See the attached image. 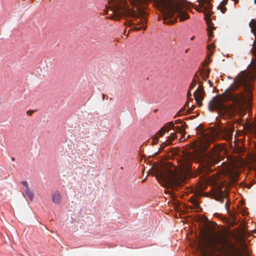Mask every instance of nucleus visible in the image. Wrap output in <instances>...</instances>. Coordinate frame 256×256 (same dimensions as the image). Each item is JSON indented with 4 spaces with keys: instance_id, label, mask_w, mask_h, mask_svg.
Returning a JSON list of instances; mask_svg holds the SVG:
<instances>
[{
    "instance_id": "39448f33",
    "label": "nucleus",
    "mask_w": 256,
    "mask_h": 256,
    "mask_svg": "<svg viewBox=\"0 0 256 256\" xmlns=\"http://www.w3.org/2000/svg\"><path fill=\"white\" fill-rule=\"evenodd\" d=\"M156 178L163 186L172 188L182 186L186 180L185 176L178 172L175 167L158 171Z\"/></svg>"
},
{
    "instance_id": "473e14b6",
    "label": "nucleus",
    "mask_w": 256,
    "mask_h": 256,
    "mask_svg": "<svg viewBox=\"0 0 256 256\" xmlns=\"http://www.w3.org/2000/svg\"><path fill=\"white\" fill-rule=\"evenodd\" d=\"M208 83L209 84H210V86H212V82H211V81L208 80Z\"/></svg>"
},
{
    "instance_id": "5701e85b",
    "label": "nucleus",
    "mask_w": 256,
    "mask_h": 256,
    "mask_svg": "<svg viewBox=\"0 0 256 256\" xmlns=\"http://www.w3.org/2000/svg\"><path fill=\"white\" fill-rule=\"evenodd\" d=\"M211 62V60H210V58H208V60H206L204 62V66H207Z\"/></svg>"
},
{
    "instance_id": "a211bd4d",
    "label": "nucleus",
    "mask_w": 256,
    "mask_h": 256,
    "mask_svg": "<svg viewBox=\"0 0 256 256\" xmlns=\"http://www.w3.org/2000/svg\"><path fill=\"white\" fill-rule=\"evenodd\" d=\"M218 8L220 9L222 14H224L226 10V6L222 4H220L218 7Z\"/></svg>"
},
{
    "instance_id": "f03ea898",
    "label": "nucleus",
    "mask_w": 256,
    "mask_h": 256,
    "mask_svg": "<svg viewBox=\"0 0 256 256\" xmlns=\"http://www.w3.org/2000/svg\"><path fill=\"white\" fill-rule=\"evenodd\" d=\"M198 246L202 253H206L208 250L213 252L224 250L234 256H245L236 249L235 244L226 234L214 232L212 230L202 232Z\"/></svg>"
},
{
    "instance_id": "0eeeda50",
    "label": "nucleus",
    "mask_w": 256,
    "mask_h": 256,
    "mask_svg": "<svg viewBox=\"0 0 256 256\" xmlns=\"http://www.w3.org/2000/svg\"><path fill=\"white\" fill-rule=\"evenodd\" d=\"M174 127V124L172 122H170L163 126L159 131L158 132L152 139V144H157L159 140L158 136H162L164 132L168 130V128Z\"/></svg>"
},
{
    "instance_id": "393cba45",
    "label": "nucleus",
    "mask_w": 256,
    "mask_h": 256,
    "mask_svg": "<svg viewBox=\"0 0 256 256\" xmlns=\"http://www.w3.org/2000/svg\"><path fill=\"white\" fill-rule=\"evenodd\" d=\"M228 2V0H223L222 2L220 4H222V6H225L227 4Z\"/></svg>"
},
{
    "instance_id": "20e7f679",
    "label": "nucleus",
    "mask_w": 256,
    "mask_h": 256,
    "mask_svg": "<svg viewBox=\"0 0 256 256\" xmlns=\"http://www.w3.org/2000/svg\"><path fill=\"white\" fill-rule=\"evenodd\" d=\"M155 3L163 14L165 24L174 23L178 17L180 21L189 18L188 14L183 9L184 8H188L184 2H174L172 0H156Z\"/></svg>"
},
{
    "instance_id": "c756f323",
    "label": "nucleus",
    "mask_w": 256,
    "mask_h": 256,
    "mask_svg": "<svg viewBox=\"0 0 256 256\" xmlns=\"http://www.w3.org/2000/svg\"><path fill=\"white\" fill-rule=\"evenodd\" d=\"M190 90L189 89V90H188V93H187V96H188V98H190V97L192 96Z\"/></svg>"
},
{
    "instance_id": "6e6552de",
    "label": "nucleus",
    "mask_w": 256,
    "mask_h": 256,
    "mask_svg": "<svg viewBox=\"0 0 256 256\" xmlns=\"http://www.w3.org/2000/svg\"><path fill=\"white\" fill-rule=\"evenodd\" d=\"M204 90L203 86L200 84L199 86L194 93V96L195 100L199 106H202V100L204 98Z\"/></svg>"
},
{
    "instance_id": "9b49d317",
    "label": "nucleus",
    "mask_w": 256,
    "mask_h": 256,
    "mask_svg": "<svg viewBox=\"0 0 256 256\" xmlns=\"http://www.w3.org/2000/svg\"><path fill=\"white\" fill-rule=\"evenodd\" d=\"M254 3L256 4V0H254ZM249 26L250 28V31L252 33L254 36L255 38H256V21L254 19H252L251 21L249 23ZM252 46V52L253 54L256 58V60L254 62V66L256 68V44L255 42H254V44Z\"/></svg>"
},
{
    "instance_id": "f3484780",
    "label": "nucleus",
    "mask_w": 256,
    "mask_h": 256,
    "mask_svg": "<svg viewBox=\"0 0 256 256\" xmlns=\"http://www.w3.org/2000/svg\"><path fill=\"white\" fill-rule=\"evenodd\" d=\"M146 26H145L144 24L141 26H134L132 28V30H146Z\"/></svg>"
},
{
    "instance_id": "4be33fe9",
    "label": "nucleus",
    "mask_w": 256,
    "mask_h": 256,
    "mask_svg": "<svg viewBox=\"0 0 256 256\" xmlns=\"http://www.w3.org/2000/svg\"><path fill=\"white\" fill-rule=\"evenodd\" d=\"M224 206L226 210L228 212H230V205L228 204V200H226V202L225 203Z\"/></svg>"
},
{
    "instance_id": "c85d7f7f",
    "label": "nucleus",
    "mask_w": 256,
    "mask_h": 256,
    "mask_svg": "<svg viewBox=\"0 0 256 256\" xmlns=\"http://www.w3.org/2000/svg\"><path fill=\"white\" fill-rule=\"evenodd\" d=\"M34 110H28L26 112V114L30 116H32V114L34 113Z\"/></svg>"
},
{
    "instance_id": "4c0bfd02",
    "label": "nucleus",
    "mask_w": 256,
    "mask_h": 256,
    "mask_svg": "<svg viewBox=\"0 0 256 256\" xmlns=\"http://www.w3.org/2000/svg\"><path fill=\"white\" fill-rule=\"evenodd\" d=\"M188 104V102H186V104Z\"/></svg>"
},
{
    "instance_id": "e433bc0d",
    "label": "nucleus",
    "mask_w": 256,
    "mask_h": 256,
    "mask_svg": "<svg viewBox=\"0 0 256 256\" xmlns=\"http://www.w3.org/2000/svg\"><path fill=\"white\" fill-rule=\"evenodd\" d=\"M196 77H197L196 74L195 76H194V78H196Z\"/></svg>"
},
{
    "instance_id": "2eb2a0df",
    "label": "nucleus",
    "mask_w": 256,
    "mask_h": 256,
    "mask_svg": "<svg viewBox=\"0 0 256 256\" xmlns=\"http://www.w3.org/2000/svg\"><path fill=\"white\" fill-rule=\"evenodd\" d=\"M176 138V134L175 132L171 133L168 136V142L166 144H172V142Z\"/></svg>"
},
{
    "instance_id": "ddd939ff",
    "label": "nucleus",
    "mask_w": 256,
    "mask_h": 256,
    "mask_svg": "<svg viewBox=\"0 0 256 256\" xmlns=\"http://www.w3.org/2000/svg\"><path fill=\"white\" fill-rule=\"evenodd\" d=\"M176 128V130L179 133H180L182 135V138L180 139H182L184 138L186 135V131H185V128L184 126H176L174 127Z\"/></svg>"
},
{
    "instance_id": "7ed1b4c3",
    "label": "nucleus",
    "mask_w": 256,
    "mask_h": 256,
    "mask_svg": "<svg viewBox=\"0 0 256 256\" xmlns=\"http://www.w3.org/2000/svg\"><path fill=\"white\" fill-rule=\"evenodd\" d=\"M150 0H130L132 8H130L126 0H123L120 4H114L110 10L113 14L112 18L118 20L122 17L132 20H129L131 24L146 26V16L147 14L146 10L148 8V2Z\"/></svg>"
},
{
    "instance_id": "1a4fd4ad",
    "label": "nucleus",
    "mask_w": 256,
    "mask_h": 256,
    "mask_svg": "<svg viewBox=\"0 0 256 256\" xmlns=\"http://www.w3.org/2000/svg\"><path fill=\"white\" fill-rule=\"evenodd\" d=\"M224 150L223 148L218 145L215 146L212 149L213 156L210 158V163L218 164L220 156V152Z\"/></svg>"
},
{
    "instance_id": "b1692460",
    "label": "nucleus",
    "mask_w": 256,
    "mask_h": 256,
    "mask_svg": "<svg viewBox=\"0 0 256 256\" xmlns=\"http://www.w3.org/2000/svg\"><path fill=\"white\" fill-rule=\"evenodd\" d=\"M208 49L210 50L211 49H213L214 48V45L213 44H211L208 46Z\"/></svg>"
},
{
    "instance_id": "aec40b11",
    "label": "nucleus",
    "mask_w": 256,
    "mask_h": 256,
    "mask_svg": "<svg viewBox=\"0 0 256 256\" xmlns=\"http://www.w3.org/2000/svg\"><path fill=\"white\" fill-rule=\"evenodd\" d=\"M196 82L194 79H193L192 81V82L189 89L192 90L196 86Z\"/></svg>"
},
{
    "instance_id": "c9c22d12",
    "label": "nucleus",
    "mask_w": 256,
    "mask_h": 256,
    "mask_svg": "<svg viewBox=\"0 0 256 256\" xmlns=\"http://www.w3.org/2000/svg\"><path fill=\"white\" fill-rule=\"evenodd\" d=\"M190 168L189 164H188V166H186V168Z\"/></svg>"
},
{
    "instance_id": "423d86ee",
    "label": "nucleus",
    "mask_w": 256,
    "mask_h": 256,
    "mask_svg": "<svg viewBox=\"0 0 256 256\" xmlns=\"http://www.w3.org/2000/svg\"><path fill=\"white\" fill-rule=\"evenodd\" d=\"M210 1L211 0H198L200 8H198L197 6L195 8L197 11L199 12H202L204 15V19L208 27V36L210 41L214 36L213 33L210 30L212 18H214L213 12L210 10Z\"/></svg>"
},
{
    "instance_id": "6ab92c4d",
    "label": "nucleus",
    "mask_w": 256,
    "mask_h": 256,
    "mask_svg": "<svg viewBox=\"0 0 256 256\" xmlns=\"http://www.w3.org/2000/svg\"><path fill=\"white\" fill-rule=\"evenodd\" d=\"M222 194H223L222 192L220 196H218L216 198V200L220 201L221 203H222L224 202V197L222 196Z\"/></svg>"
},
{
    "instance_id": "bb28decb",
    "label": "nucleus",
    "mask_w": 256,
    "mask_h": 256,
    "mask_svg": "<svg viewBox=\"0 0 256 256\" xmlns=\"http://www.w3.org/2000/svg\"><path fill=\"white\" fill-rule=\"evenodd\" d=\"M200 74L202 76V80L204 81H206V79L208 77L206 76H203V73L202 72H201L200 73Z\"/></svg>"
},
{
    "instance_id": "4468645a",
    "label": "nucleus",
    "mask_w": 256,
    "mask_h": 256,
    "mask_svg": "<svg viewBox=\"0 0 256 256\" xmlns=\"http://www.w3.org/2000/svg\"><path fill=\"white\" fill-rule=\"evenodd\" d=\"M24 193L27 198L30 200H32L34 198L33 193L30 190L29 188H27L24 190Z\"/></svg>"
},
{
    "instance_id": "9d476101",
    "label": "nucleus",
    "mask_w": 256,
    "mask_h": 256,
    "mask_svg": "<svg viewBox=\"0 0 256 256\" xmlns=\"http://www.w3.org/2000/svg\"><path fill=\"white\" fill-rule=\"evenodd\" d=\"M234 130L232 128H222L220 130V136L226 140H232Z\"/></svg>"
},
{
    "instance_id": "cd10ccee",
    "label": "nucleus",
    "mask_w": 256,
    "mask_h": 256,
    "mask_svg": "<svg viewBox=\"0 0 256 256\" xmlns=\"http://www.w3.org/2000/svg\"><path fill=\"white\" fill-rule=\"evenodd\" d=\"M210 72V69H206V76L207 77H208L209 74Z\"/></svg>"
},
{
    "instance_id": "dca6fc26",
    "label": "nucleus",
    "mask_w": 256,
    "mask_h": 256,
    "mask_svg": "<svg viewBox=\"0 0 256 256\" xmlns=\"http://www.w3.org/2000/svg\"><path fill=\"white\" fill-rule=\"evenodd\" d=\"M190 200L191 202L196 206H198V205H199L198 202L197 200L196 199V198H194V196H192V197H190Z\"/></svg>"
},
{
    "instance_id": "72a5a7b5",
    "label": "nucleus",
    "mask_w": 256,
    "mask_h": 256,
    "mask_svg": "<svg viewBox=\"0 0 256 256\" xmlns=\"http://www.w3.org/2000/svg\"><path fill=\"white\" fill-rule=\"evenodd\" d=\"M194 36H192L190 38V40H193L194 39Z\"/></svg>"
},
{
    "instance_id": "f704fd0d",
    "label": "nucleus",
    "mask_w": 256,
    "mask_h": 256,
    "mask_svg": "<svg viewBox=\"0 0 256 256\" xmlns=\"http://www.w3.org/2000/svg\"><path fill=\"white\" fill-rule=\"evenodd\" d=\"M188 50H189V49H187V50H185V52H186V53L188 52Z\"/></svg>"
},
{
    "instance_id": "f257e3e1",
    "label": "nucleus",
    "mask_w": 256,
    "mask_h": 256,
    "mask_svg": "<svg viewBox=\"0 0 256 256\" xmlns=\"http://www.w3.org/2000/svg\"><path fill=\"white\" fill-rule=\"evenodd\" d=\"M252 84L245 75L240 76L224 92L212 98L209 102L208 110L212 112L217 110L220 115L230 117L242 109L245 103L244 92L250 98Z\"/></svg>"
},
{
    "instance_id": "412c9836",
    "label": "nucleus",
    "mask_w": 256,
    "mask_h": 256,
    "mask_svg": "<svg viewBox=\"0 0 256 256\" xmlns=\"http://www.w3.org/2000/svg\"><path fill=\"white\" fill-rule=\"evenodd\" d=\"M186 110V108L185 107H183L180 110L179 112H178L177 114H176V116H180L182 114H184V110Z\"/></svg>"
},
{
    "instance_id": "2f4dec72",
    "label": "nucleus",
    "mask_w": 256,
    "mask_h": 256,
    "mask_svg": "<svg viewBox=\"0 0 256 256\" xmlns=\"http://www.w3.org/2000/svg\"><path fill=\"white\" fill-rule=\"evenodd\" d=\"M39 68L40 69V70L41 72H38V74H39V75H40V76H41V75L44 76V74H43V73H42V70L40 69V68Z\"/></svg>"
},
{
    "instance_id": "a878e982",
    "label": "nucleus",
    "mask_w": 256,
    "mask_h": 256,
    "mask_svg": "<svg viewBox=\"0 0 256 256\" xmlns=\"http://www.w3.org/2000/svg\"><path fill=\"white\" fill-rule=\"evenodd\" d=\"M22 184L26 187V188H28V184L26 181H23Z\"/></svg>"
},
{
    "instance_id": "7c9ffc66",
    "label": "nucleus",
    "mask_w": 256,
    "mask_h": 256,
    "mask_svg": "<svg viewBox=\"0 0 256 256\" xmlns=\"http://www.w3.org/2000/svg\"><path fill=\"white\" fill-rule=\"evenodd\" d=\"M182 123V120H176L175 121V124H180Z\"/></svg>"
},
{
    "instance_id": "f8f14e48",
    "label": "nucleus",
    "mask_w": 256,
    "mask_h": 256,
    "mask_svg": "<svg viewBox=\"0 0 256 256\" xmlns=\"http://www.w3.org/2000/svg\"><path fill=\"white\" fill-rule=\"evenodd\" d=\"M52 200L56 204H60L62 200V196L60 192L58 190L52 192Z\"/></svg>"
}]
</instances>
